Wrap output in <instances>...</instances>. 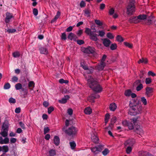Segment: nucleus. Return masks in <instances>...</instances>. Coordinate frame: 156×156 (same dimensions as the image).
I'll return each instance as SVG.
<instances>
[{"instance_id":"nucleus-22","label":"nucleus","mask_w":156,"mask_h":156,"mask_svg":"<svg viewBox=\"0 0 156 156\" xmlns=\"http://www.w3.org/2000/svg\"><path fill=\"white\" fill-rule=\"evenodd\" d=\"M147 16L145 14H140L137 16L138 20H142L146 19Z\"/></svg>"},{"instance_id":"nucleus-52","label":"nucleus","mask_w":156,"mask_h":156,"mask_svg":"<svg viewBox=\"0 0 156 156\" xmlns=\"http://www.w3.org/2000/svg\"><path fill=\"white\" fill-rule=\"evenodd\" d=\"M95 23L98 25L101 26L102 25V23L99 20H95Z\"/></svg>"},{"instance_id":"nucleus-53","label":"nucleus","mask_w":156,"mask_h":156,"mask_svg":"<svg viewBox=\"0 0 156 156\" xmlns=\"http://www.w3.org/2000/svg\"><path fill=\"white\" fill-rule=\"evenodd\" d=\"M54 108L53 107H50L48 108V113L49 114H51V113L54 110Z\"/></svg>"},{"instance_id":"nucleus-55","label":"nucleus","mask_w":156,"mask_h":156,"mask_svg":"<svg viewBox=\"0 0 156 156\" xmlns=\"http://www.w3.org/2000/svg\"><path fill=\"white\" fill-rule=\"evenodd\" d=\"M18 80V78L16 76H13L12 78V81L14 82H17Z\"/></svg>"},{"instance_id":"nucleus-16","label":"nucleus","mask_w":156,"mask_h":156,"mask_svg":"<svg viewBox=\"0 0 156 156\" xmlns=\"http://www.w3.org/2000/svg\"><path fill=\"white\" fill-rule=\"evenodd\" d=\"M77 38L76 35L72 33H70L68 36V39L71 41L73 40L74 41H76Z\"/></svg>"},{"instance_id":"nucleus-4","label":"nucleus","mask_w":156,"mask_h":156,"mask_svg":"<svg viewBox=\"0 0 156 156\" xmlns=\"http://www.w3.org/2000/svg\"><path fill=\"white\" fill-rule=\"evenodd\" d=\"M106 57L107 56L106 55H103L100 63H98L95 66V69L96 70L99 71L104 70V68L106 65V63L105 62Z\"/></svg>"},{"instance_id":"nucleus-46","label":"nucleus","mask_w":156,"mask_h":156,"mask_svg":"<svg viewBox=\"0 0 156 156\" xmlns=\"http://www.w3.org/2000/svg\"><path fill=\"white\" fill-rule=\"evenodd\" d=\"M13 56L15 58L18 57L20 56V54L18 52H15L13 53Z\"/></svg>"},{"instance_id":"nucleus-62","label":"nucleus","mask_w":156,"mask_h":156,"mask_svg":"<svg viewBox=\"0 0 156 156\" xmlns=\"http://www.w3.org/2000/svg\"><path fill=\"white\" fill-rule=\"evenodd\" d=\"M148 74L149 75H151L152 76H154L156 75V74L154 73L151 71H149L148 72Z\"/></svg>"},{"instance_id":"nucleus-18","label":"nucleus","mask_w":156,"mask_h":156,"mask_svg":"<svg viewBox=\"0 0 156 156\" xmlns=\"http://www.w3.org/2000/svg\"><path fill=\"white\" fill-rule=\"evenodd\" d=\"M92 112V110L90 107H87L84 110V112L86 114L90 115L91 113Z\"/></svg>"},{"instance_id":"nucleus-32","label":"nucleus","mask_w":156,"mask_h":156,"mask_svg":"<svg viewBox=\"0 0 156 156\" xmlns=\"http://www.w3.org/2000/svg\"><path fill=\"white\" fill-rule=\"evenodd\" d=\"M132 91L130 89L126 90L125 91L124 94L127 97H129L130 96Z\"/></svg>"},{"instance_id":"nucleus-36","label":"nucleus","mask_w":156,"mask_h":156,"mask_svg":"<svg viewBox=\"0 0 156 156\" xmlns=\"http://www.w3.org/2000/svg\"><path fill=\"white\" fill-rule=\"evenodd\" d=\"M117 47V45L115 43L112 44L110 48V49L112 50H115Z\"/></svg>"},{"instance_id":"nucleus-48","label":"nucleus","mask_w":156,"mask_h":156,"mask_svg":"<svg viewBox=\"0 0 156 156\" xmlns=\"http://www.w3.org/2000/svg\"><path fill=\"white\" fill-rule=\"evenodd\" d=\"M10 87V85L9 83L5 84L4 86V88L5 89H9Z\"/></svg>"},{"instance_id":"nucleus-44","label":"nucleus","mask_w":156,"mask_h":156,"mask_svg":"<svg viewBox=\"0 0 156 156\" xmlns=\"http://www.w3.org/2000/svg\"><path fill=\"white\" fill-rule=\"evenodd\" d=\"M97 33L99 34L98 36L101 37L103 36L105 34V33L103 30L99 31Z\"/></svg>"},{"instance_id":"nucleus-19","label":"nucleus","mask_w":156,"mask_h":156,"mask_svg":"<svg viewBox=\"0 0 156 156\" xmlns=\"http://www.w3.org/2000/svg\"><path fill=\"white\" fill-rule=\"evenodd\" d=\"M109 108L111 111H114L117 108V106L115 103H113L110 104Z\"/></svg>"},{"instance_id":"nucleus-9","label":"nucleus","mask_w":156,"mask_h":156,"mask_svg":"<svg viewBox=\"0 0 156 156\" xmlns=\"http://www.w3.org/2000/svg\"><path fill=\"white\" fill-rule=\"evenodd\" d=\"M135 143V140L131 139L125 141L124 143V145L125 146L132 147Z\"/></svg>"},{"instance_id":"nucleus-10","label":"nucleus","mask_w":156,"mask_h":156,"mask_svg":"<svg viewBox=\"0 0 156 156\" xmlns=\"http://www.w3.org/2000/svg\"><path fill=\"white\" fill-rule=\"evenodd\" d=\"M153 92V88L150 87H147L146 88L145 94L147 97H149L152 95Z\"/></svg>"},{"instance_id":"nucleus-54","label":"nucleus","mask_w":156,"mask_h":156,"mask_svg":"<svg viewBox=\"0 0 156 156\" xmlns=\"http://www.w3.org/2000/svg\"><path fill=\"white\" fill-rule=\"evenodd\" d=\"M50 129L48 127H45L44 128V134L48 133Z\"/></svg>"},{"instance_id":"nucleus-24","label":"nucleus","mask_w":156,"mask_h":156,"mask_svg":"<svg viewBox=\"0 0 156 156\" xmlns=\"http://www.w3.org/2000/svg\"><path fill=\"white\" fill-rule=\"evenodd\" d=\"M116 120V117L114 116L111 119V123L109 124V127H110L111 128L113 127V124L115 122Z\"/></svg>"},{"instance_id":"nucleus-8","label":"nucleus","mask_w":156,"mask_h":156,"mask_svg":"<svg viewBox=\"0 0 156 156\" xmlns=\"http://www.w3.org/2000/svg\"><path fill=\"white\" fill-rule=\"evenodd\" d=\"M83 50L84 53L88 54L93 53L95 51L94 48L91 47H89L87 48H84L83 49Z\"/></svg>"},{"instance_id":"nucleus-12","label":"nucleus","mask_w":156,"mask_h":156,"mask_svg":"<svg viewBox=\"0 0 156 156\" xmlns=\"http://www.w3.org/2000/svg\"><path fill=\"white\" fill-rule=\"evenodd\" d=\"M137 18V16L131 17L129 19V21L130 23H137L140 22Z\"/></svg>"},{"instance_id":"nucleus-33","label":"nucleus","mask_w":156,"mask_h":156,"mask_svg":"<svg viewBox=\"0 0 156 156\" xmlns=\"http://www.w3.org/2000/svg\"><path fill=\"white\" fill-rule=\"evenodd\" d=\"M94 97V95L93 94L91 95L88 97L87 99L90 102H94V99H95Z\"/></svg>"},{"instance_id":"nucleus-13","label":"nucleus","mask_w":156,"mask_h":156,"mask_svg":"<svg viewBox=\"0 0 156 156\" xmlns=\"http://www.w3.org/2000/svg\"><path fill=\"white\" fill-rule=\"evenodd\" d=\"M80 66L84 70H87L88 73H90L91 72V71L89 70L88 66L85 61H83L81 62L80 63Z\"/></svg>"},{"instance_id":"nucleus-42","label":"nucleus","mask_w":156,"mask_h":156,"mask_svg":"<svg viewBox=\"0 0 156 156\" xmlns=\"http://www.w3.org/2000/svg\"><path fill=\"white\" fill-rule=\"evenodd\" d=\"M132 150V147L128 146L127 147L126 149V151L127 154H129L131 152Z\"/></svg>"},{"instance_id":"nucleus-17","label":"nucleus","mask_w":156,"mask_h":156,"mask_svg":"<svg viewBox=\"0 0 156 156\" xmlns=\"http://www.w3.org/2000/svg\"><path fill=\"white\" fill-rule=\"evenodd\" d=\"M69 98V96L68 95H66L62 98L61 100H59V103L62 104H64L67 102V100Z\"/></svg>"},{"instance_id":"nucleus-60","label":"nucleus","mask_w":156,"mask_h":156,"mask_svg":"<svg viewBox=\"0 0 156 156\" xmlns=\"http://www.w3.org/2000/svg\"><path fill=\"white\" fill-rule=\"evenodd\" d=\"M67 113L70 115H71L73 113V110L71 108H69L67 110Z\"/></svg>"},{"instance_id":"nucleus-5","label":"nucleus","mask_w":156,"mask_h":156,"mask_svg":"<svg viewBox=\"0 0 156 156\" xmlns=\"http://www.w3.org/2000/svg\"><path fill=\"white\" fill-rule=\"evenodd\" d=\"M85 33L89 35L90 39L94 41H97L98 38V35L94 31H91V30L89 28H86L85 30Z\"/></svg>"},{"instance_id":"nucleus-35","label":"nucleus","mask_w":156,"mask_h":156,"mask_svg":"<svg viewBox=\"0 0 156 156\" xmlns=\"http://www.w3.org/2000/svg\"><path fill=\"white\" fill-rule=\"evenodd\" d=\"M116 39L119 42H121L124 40L123 38L120 35H118L117 36Z\"/></svg>"},{"instance_id":"nucleus-30","label":"nucleus","mask_w":156,"mask_h":156,"mask_svg":"<svg viewBox=\"0 0 156 156\" xmlns=\"http://www.w3.org/2000/svg\"><path fill=\"white\" fill-rule=\"evenodd\" d=\"M22 84L20 83H17L15 86V88H16V90H19L21 89H22V91H24V89L22 88Z\"/></svg>"},{"instance_id":"nucleus-37","label":"nucleus","mask_w":156,"mask_h":156,"mask_svg":"<svg viewBox=\"0 0 156 156\" xmlns=\"http://www.w3.org/2000/svg\"><path fill=\"white\" fill-rule=\"evenodd\" d=\"M140 84H141V80H138L134 82L133 86L134 87H136V86H137L138 85H139Z\"/></svg>"},{"instance_id":"nucleus-45","label":"nucleus","mask_w":156,"mask_h":156,"mask_svg":"<svg viewBox=\"0 0 156 156\" xmlns=\"http://www.w3.org/2000/svg\"><path fill=\"white\" fill-rule=\"evenodd\" d=\"M16 31V30L14 29H9L7 30V31L9 33H13Z\"/></svg>"},{"instance_id":"nucleus-41","label":"nucleus","mask_w":156,"mask_h":156,"mask_svg":"<svg viewBox=\"0 0 156 156\" xmlns=\"http://www.w3.org/2000/svg\"><path fill=\"white\" fill-rule=\"evenodd\" d=\"M141 101L144 105H146L147 104V100L144 97H143L141 98Z\"/></svg>"},{"instance_id":"nucleus-23","label":"nucleus","mask_w":156,"mask_h":156,"mask_svg":"<svg viewBox=\"0 0 156 156\" xmlns=\"http://www.w3.org/2000/svg\"><path fill=\"white\" fill-rule=\"evenodd\" d=\"M8 127L9 124L8 122L7 121H5L3 124L2 126V129L8 131Z\"/></svg>"},{"instance_id":"nucleus-49","label":"nucleus","mask_w":156,"mask_h":156,"mask_svg":"<svg viewBox=\"0 0 156 156\" xmlns=\"http://www.w3.org/2000/svg\"><path fill=\"white\" fill-rule=\"evenodd\" d=\"M147 152L141 151L139 152V156H146Z\"/></svg>"},{"instance_id":"nucleus-64","label":"nucleus","mask_w":156,"mask_h":156,"mask_svg":"<svg viewBox=\"0 0 156 156\" xmlns=\"http://www.w3.org/2000/svg\"><path fill=\"white\" fill-rule=\"evenodd\" d=\"M85 13L87 16H90V11L88 10H85Z\"/></svg>"},{"instance_id":"nucleus-25","label":"nucleus","mask_w":156,"mask_h":156,"mask_svg":"<svg viewBox=\"0 0 156 156\" xmlns=\"http://www.w3.org/2000/svg\"><path fill=\"white\" fill-rule=\"evenodd\" d=\"M54 144L56 146L58 145L60 143V140L58 136H55L54 137Z\"/></svg>"},{"instance_id":"nucleus-29","label":"nucleus","mask_w":156,"mask_h":156,"mask_svg":"<svg viewBox=\"0 0 156 156\" xmlns=\"http://www.w3.org/2000/svg\"><path fill=\"white\" fill-rule=\"evenodd\" d=\"M60 16V13L58 11L57 12L56 15L55 16L54 18L51 21V23H52L55 21Z\"/></svg>"},{"instance_id":"nucleus-56","label":"nucleus","mask_w":156,"mask_h":156,"mask_svg":"<svg viewBox=\"0 0 156 156\" xmlns=\"http://www.w3.org/2000/svg\"><path fill=\"white\" fill-rule=\"evenodd\" d=\"M115 12V10L113 8H111L109 10V14L110 15H113Z\"/></svg>"},{"instance_id":"nucleus-28","label":"nucleus","mask_w":156,"mask_h":156,"mask_svg":"<svg viewBox=\"0 0 156 156\" xmlns=\"http://www.w3.org/2000/svg\"><path fill=\"white\" fill-rule=\"evenodd\" d=\"M148 62V60L147 58H142L141 59H140L138 61V63L140 64L141 63H144L145 64H147Z\"/></svg>"},{"instance_id":"nucleus-7","label":"nucleus","mask_w":156,"mask_h":156,"mask_svg":"<svg viewBox=\"0 0 156 156\" xmlns=\"http://www.w3.org/2000/svg\"><path fill=\"white\" fill-rule=\"evenodd\" d=\"M104 149L103 146L99 145L98 147H95L91 148L92 151L95 154L98 153Z\"/></svg>"},{"instance_id":"nucleus-57","label":"nucleus","mask_w":156,"mask_h":156,"mask_svg":"<svg viewBox=\"0 0 156 156\" xmlns=\"http://www.w3.org/2000/svg\"><path fill=\"white\" fill-rule=\"evenodd\" d=\"M9 101L10 103H15L16 102L15 99L12 98H10Z\"/></svg>"},{"instance_id":"nucleus-43","label":"nucleus","mask_w":156,"mask_h":156,"mask_svg":"<svg viewBox=\"0 0 156 156\" xmlns=\"http://www.w3.org/2000/svg\"><path fill=\"white\" fill-rule=\"evenodd\" d=\"M124 44L125 45L129 48H132L133 47V44L127 42H124Z\"/></svg>"},{"instance_id":"nucleus-31","label":"nucleus","mask_w":156,"mask_h":156,"mask_svg":"<svg viewBox=\"0 0 156 156\" xmlns=\"http://www.w3.org/2000/svg\"><path fill=\"white\" fill-rule=\"evenodd\" d=\"M2 151L4 153H6L9 151V148L7 145H4L2 147Z\"/></svg>"},{"instance_id":"nucleus-58","label":"nucleus","mask_w":156,"mask_h":156,"mask_svg":"<svg viewBox=\"0 0 156 156\" xmlns=\"http://www.w3.org/2000/svg\"><path fill=\"white\" fill-rule=\"evenodd\" d=\"M28 86L29 87H33L34 86V83L33 81H31L29 82L28 84Z\"/></svg>"},{"instance_id":"nucleus-26","label":"nucleus","mask_w":156,"mask_h":156,"mask_svg":"<svg viewBox=\"0 0 156 156\" xmlns=\"http://www.w3.org/2000/svg\"><path fill=\"white\" fill-rule=\"evenodd\" d=\"M152 18V16H150L148 18L146 22V24L147 25H150L152 24L153 23V20L151 19Z\"/></svg>"},{"instance_id":"nucleus-27","label":"nucleus","mask_w":156,"mask_h":156,"mask_svg":"<svg viewBox=\"0 0 156 156\" xmlns=\"http://www.w3.org/2000/svg\"><path fill=\"white\" fill-rule=\"evenodd\" d=\"M8 130H3L0 133V134L2 136L4 137H7Z\"/></svg>"},{"instance_id":"nucleus-11","label":"nucleus","mask_w":156,"mask_h":156,"mask_svg":"<svg viewBox=\"0 0 156 156\" xmlns=\"http://www.w3.org/2000/svg\"><path fill=\"white\" fill-rule=\"evenodd\" d=\"M136 120L137 119H133L131 122H128L127 126L128 127L129 129H132L133 128V124H135V122H136Z\"/></svg>"},{"instance_id":"nucleus-20","label":"nucleus","mask_w":156,"mask_h":156,"mask_svg":"<svg viewBox=\"0 0 156 156\" xmlns=\"http://www.w3.org/2000/svg\"><path fill=\"white\" fill-rule=\"evenodd\" d=\"M41 53L42 54H47L48 53V51L46 48L41 47L39 49Z\"/></svg>"},{"instance_id":"nucleus-38","label":"nucleus","mask_w":156,"mask_h":156,"mask_svg":"<svg viewBox=\"0 0 156 156\" xmlns=\"http://www.w3.org/2000/svg\"><path fill=\"white\" fill-rule=\"evenodd\" d=\"M143 88V84H140L139 85H138L136 87V90L138 91L141 90Z\"/></svg>"},{"instance_id":"nucleus-3","label":"nucleus","mask_w":156,"mask_h":156,"mask_svg":"<svg viewBox=\"0 0 156 156\" xmlns=\"http://www.w3.org/2000/svg\"><path fill=\"white\" fill-rule=\"evenodd\" d=\"M135 3L134 0H129V3L126 7V12L128 15H132L135 12Z\"/></svg>"},{"instance_id":"nucleus-21","label":"nucleus","mask_w":156,"mask_h":156,"mask_svg":"<svg viewBox=\"0 0 156 156\" xmlns=\"http://www.w3.org/2000/svg\"><path fill=\"white\" fill-rule=\"evenodd\" d=\"M92 141L95 143H98L99 139L98 137L95 135L92 136L91 137Z\"/></svg>"},{"instance_id":"nucleus-51","label":"nucleus","mask_w":156,"mask_h":156,"mask_svg":"<svg viewBox=\"0 0 156 156\" xmlns=\"http://www.w3.org/2000/svg\"><path fill=\"white\" fill-rule=\"evenodd\" d=\"M61 37L62 39L66 40V33H62Z\"/></svg>"},{"instance_id":"nucleus-15","label":"nucleus","mask_w":156,"mask_h":156,"mask_svg":"<svg viewBox=\"0 0 156 156\" xmlns=\"http://www.w3.org/2000/svg\"><path fill=\"white\" fill-rule=\"evenodd\" d=\"M9 139L8 137H5L3 139L1 136L0 137V144H6L9 143Z\"/></svg>"},{"instance_id":"nucleus-6","label":"nucleus","mask_w":156,"mask_h":156,"mask_svg":"<svg viewBox=\"0 0 156 156\" xmlns=\"http://www.w3.org/2000/svg\"><path fill=\"white\" fill-rule=\"evenodd\" d=\"M62 130L65 133L69 135H73L76 133V129L73 126L67 129H65V127L62 128Z\"/></svg>"},{"instance_id":"nucleus-2","label":"nucleus","mask_w":156,"mask_h":156,"mask_svg":"<svg viewBox=\"0 0 156 156\" xmlns=\"http://www.w3.org/2000/svg\"><path fill=\"white\" fill-rule=\"evenodd\" d=\"M139 102L136 103V105H133V104L130 102L129 108V114L132 115H135L137 114H140L142 112V107L138 104Z\"/></svg>"},{"instance_id":"nucleus-14","label":"nucleus","mask_w":156,"mask_h":156,"mask_svg":"<svg viewBox=\"0 0 156 156\" xmlns=\"http://www.w3.org/2000/svg\"><path fill=\"white\" fill-rule=\"evenodd\" d=\"M13 17V14L12 13L7 12L6 13V18L5 21L6 23H8L10 22V20Z\"/></svg>"},{"instance_id":"nucleus-39","label":"nucleus","mask_w":156,"mask_h":156,"mask_svg":"<svg viewBox=\"0 0 156 156\" xmlns=\"http://www.w3.org/2000/svg\"><path fill=\"white\" fill-rule=\"evenodd\" d=\"M72 149H74L76 146V144L74 141L71 142L69 143Z\"/></svg>"},{"instance_id":"nucleus-40","label":"nucleus","mask_w":156,"mask_h":156,"mask_svg":"<svg viewBox=\"0 0 156 156\" xmlns=\"http://www.w3.org/2000/svg\"><path fill=\"white\" fill-rule=\"evenodd\" d=\"M59 82L61 84L63 83L67 84L68 83L69 81L67 80H65L63 79H61L59 80Z\"/></svg>"},{"instance_id":"nucleus-59","label":"nucleus","mask_w":156,"mask_h":156,"mask_svg":"<svg viewBox=\"0 0 156 156\" xmlns=\"http://www.w3.org/2000/svg\"><path fill=\"white\" fill-rule=\"evenodd\" d=\"M33 13L35 16H37L38 14L37 9L36 8L34 9L33 10Z\"/></svg>"},{"instance_id":"nucleus-61","label":"nucleus","mask_w":156,"mask_h":156,"mask_svg":"<svg viewBox=\"0 0 156 156\" xmlns=\"http://www.w3.org/2000/svg\"><path fill=\"white\" fill-rule=\"evenodd\" d=\"M80 5L81 7H83L85 6L86 4L84 1H82L80 3Z\"/></svg>"},{"instance_id":"nucleus-50","label":"nucleus","mask_w":156,"mask_h":156,"mask_svg":"<svg viewBox=\"0 0 156 156\" xmlns=\"http://www.w3.org/2000/svg\"><path fill=\"white\" fill-rule=\"evenodd\" d=\"M114 36L112 33L110 32L108 33V38L112 39L114 38Z\"/></svg>"},{"instance_id":"nucleus-47","label":"nucleus","mask_w":156,"mask_h":156,"mask_svg":"<svg viewBox=\"0 0 156 156\" xmlns=\"http://www.w3.org/2000/svg\"><path fill=\"white\" fill-rule=\"evenodd\" d=\"M151 79L149 78H146L145 79V83L147 84H149L151 82Z\"/></svg>"},{"instance_id":"nucleus-34","label":"nucleus","mask_w":156,"mask_h":156,"mask_svg":"<svg viewBox=\"0 0 156 156\" xmlns=\"http://www.w3.org/2000/svg\"><path fill=\"white\" fill-rule=\"evenodd\" d=\"M49 156H54L56 154L55 151L53 149H51L49 152Z\"/></svg>"},{"instance_id":"nucleus-63","label":"nucleus","mask_w":156,"mask_h":156,"mask_svg":"<svg viewBox=\"0 0 156 156\" xmlns=\"http://www.w3.org/2000/svg\"><path fill=\"white\" fill-rule=\"evenodd\" d=\"M73 29V27L72 26H69V27H68L66 29V31L67 32H70Z\"/></svg>"},{"instance_id":"nucleus-1","label":"nucleus","mask_w":156,"mask_h":156,"mask_svg":"<svg viewBox=\"0 0 156 156\" xmlns=\"http://www.w3.org/2000/svg\"><path fill=\"white\" fill-rule=\"evenodd\" d=\"M86 78L87 84L93 91L97 93L101 92L102 88L99 84L91 76L88 75Z\"/></svg>"}]
</instances>
